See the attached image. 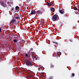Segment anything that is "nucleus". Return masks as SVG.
Masks as SVG:
<instances>
[{"label":"nucleus","instance_id":"obj_1","mask_svg":"<svg viewBox=\"0 0 79 79\" xmlns=\"http://www.w3.org/2000/svg\"><path fill=\"white\" fill-rule=\"evenodd\" d=\"M26 65L28 67H32L33 66L32 61L31 60L28 59L26 61Z\"/></svg>","mask_w":79,"mask_h":79},{"label":"nucleus","instance_id":"obj_2","mask_svg":"<svg viewBox=\"0 0 79 79\" xmlns=\"http://www.w3.org/2000/svg\"><path fill=\"white\" fill-rule=\"evenodd\" d=\"M59 19V17L57 15H53L52 18V20L53 21H58Z\"/></svg>","mask_w":79,"mask_h":79},{"label":"nucleus","instance_id":"obj_3","mask_svg":"<svg viewBox=\"0 0 79 79\" xmlns=\"http://www.w3.org/2000/svg\"><path fill=\"white\" fill-rule=\"evenodd\" d=\"M36 13L38 15H42L43 12L40 10H38L36 11Z\"/></svg>","mask_w":79,"mask_h":79},{"label":"nucleus","instance_id":"obj_4","mask_svg":"<svg viewBox=\"0 0 79 79\" xmlns=\"http://www.w3.org/2000/svg\"><path fill=\"white\" fill-rule=\"evenodd\" d=\"M31 15H35L36 14V11L34 10H33L31 11Z\"/></svg>","mask_w":79,"mask_h":79},{"label":"nucleus","instance_id":"obj_5","mask_svg":"<svg viewBox=\"0 0 79 79\" xmlns=\"http://www.w3.org/2000/svg\"><path fill=\"white\" fill-rule=\"evenodd\" d=\"M60 13L62 14V15H63L64 14V11L63 9H61L60 10Z\"/></svg>","mask_w":79,"mask_h":79},{"label":"nucleus","instance_id":"obj_6","mask_svg":"<svg viewBox=\"0 0 79 79\" xmlns=\"http://www.w3.org/2000/svg\"><path fill=\"white\" fill-rule=\"evenodd\" d=\"M15 21H16V19H13L12 20H11L10 22V24H13V23H14L15 22Z\"/></svg>","mask_w":79,"mask_h":79},{"label":"nucleus","instance_id":"obj_7","mask_svg":"<svg viewBox=\"0 0 79 79\" xmlns=\"http://www.w3.org/2000/svg\"><path fill=\"white\" fill-rule=\"evenodd\" d=\"M40 23L41 26H42L43 24H44V23H45V21H44V20H42L40 21Z\"/></svg>","mask_w":79,"mask_h":79},{"label":"nucleus","instance_id":"obj_8","mask_svg":"<svg viewBox=\"0 0 79 79\" xmlns=\"http://www.w3.org/2000/svg\"><path fill=\"white\" fill-rule=\"evenodd\" d=\"M50 10L52 12H55V8L53 7H51V8L50 9Z\"/></svg>","mask_w":79,"mask_h":79},{"label":"nucleus","instance_id":"obj_9","mask_svg":"<svg viewBox=\"0 0 79 79\" xmlns=\"http://www.w3.org/2000/svg\"><path fill=\"white\" fill-rule=\"evenodd\" d=\"M1 4L2 6H5V4L3 1H1Z\"/></svg>","mask_w":79,"mask_h":79},{"label":"nucleus","instance_id":"obj_10","mask_svg":"<svg viewBox=\"0 0 79 79\" xmlns=\"http://www.w3.org/2000/svg\"><path fill=\"white\" fill-rule=\"evenodd\" d=\"M41 10H42V12L43 13H44V12H45V9L43 8H41Z\"/></svg>","mask_w":79,"mask_h":79},{"label":"nucleus","instance_id":"obj_11","mask_svg":"<svg viewBox=\"0 0 79 79\" xmlns=\"http://www.w3.org/2000/svg\"><path fill=\"white\" fill-rule=\"evenodd\" d=\"M13 42L14 43H17V42H18V41H17V40H16V39H15L13 40Z\"/></svg>","mask_w":79,"mask_h":79},{"label":"nucleus","instance_id":"obj_12","mask_svg":"<svg viewBox=\"0 0 79 79\" xmlns=\"http://www.w3.org/2000/svg\"><path fill=\"white\" fill-rule=\"evenodd\" d=\"M47 5H48V6H52L51 5V3L50 2H48L47 3Z\"/></svg>","mask_w":79,"mask_h":79},{"label":"nucleus","instance_id":"obj_13","mask_svg":"<svg viewBox=\"0 0 79 79\" xmlns=\"http://www.w3.org/2000/svg\"><path fill=\"white\" fill-rule=\"evenodd\" d=\"M73 9L74 10H77V7H76V6H74Z\"/></svg>","mask_w":79,"mask_h":79},{"label":"nucleus","instance_id":"obj_14","mask_svg":"<svg viewBox=\"0 0 79 79\" xmlns=\"http://www.w3.org/2000/svg\"><path fill=\"white\" fill-rule=\"evenodd\" d=\"M19 8V7L18 6H16L15 7L16 10H18Z\"/></svg>","mask_w":79,"mask_h":79},{"label":"nucleus","instance_id":"obj_15","mask_svg":"<svg viewBox=\"0 0 79 79\" xmlns=\"http://www.w3.org/2000/svg\"><path fill=\"white\" fill-rule=\"evenodd\" d=\"M58 53V52H57L56 54H55L54 55V57H56V56H57V55Z\"/></svg>","mask_w":79,"mask_h":79},{"label":"nucleus","instance_id":"obj_16","mask_svg":"<svg viewBox=\"0 0 79 79\" xmlns=\"http://www.w3.org/2000/svg\"><path fill=\"white\" fill-rule=\"evenodd\" d=\"M50 67L51 68H54V65L53 64H51V65Z\"/></svg>","mask_w":79,"mask_h":79},{"label":"nucleus","instance_id":"obj_17","mask_svg":"<svg viewBox=\"0 0 79 79\" xmlns=\"http://www.w3.org/2000/svg\"><path fill=\"white\" fill-rule=\"evenodd\" d=\"M0 54L1 55H3L4 56H5L4 55V54H3V52H0Z\"/></svg>","mask_w":79,"mask_h":79},{"label":"nucleus","instance_id":"obj_18","mask_svg":"<svg viewBox=\"0 0 79 79\" xmlns=\"http://www.w3.org/2000/svg\"><path fill=\"white\" fill-rule=\"evenodd\" d=\"M18 23H19V22L18 21H16L15 22V24H18Z\"/></svg>","mask_w":79,"mask_h":79},{"label":"nucleus","instance_id":"obj_19","mask_svg":"<svg viewBox=\"0 0 79 79\" xmlns=\"http://www.w3.org/2000/svg\"><path fill=\"white\" fill-rule=\"evenodd\" d=\"M72 76H73V77H74V76H75V74H74V73H72Z\"/></svg>","mask_w":79,"mask_h":79},{"label":"nucleus","instance_id":"obj_20","mask_svg":"<svg viewBox=\"0 0 79 79\" xmlns=\"http://www.w3.org/2000/svg\"><path fill=\"white\" fill-rule=\"evenodd\" d=\"M48 79H53V77H49Z\"/></svg>","mask_w":79,"mask_h":79},{"label":"nucleus","instance_id":"obj_21","mask_svg":"<svg viewBox=\"0 0 79 79\" xmlns=\"http://www.w3.org/2000/svg\"><path fill=\"white\" fill-rule=\"evenodd\" d=\"M16 19H19V16L17 17H16Z\"/></svg>","mask_w":79,"mask_h":79},{"label":"nucleus","instance_id":"obj_22","mask_svg":"<svg viewBox=\"0 0 79 79\" xmlns=\"http://www.w3.org/2000/svg\"><path fill=\"white\" fill-rule=\"evenodd\" d=\"M13 10H14V8H12L11 9V10L12 11H13Z\"/></svg>","mask_w":79,"mask_h":79},{"label":"nucleus","instance_id":"obj_23","mask_svg":"<svg viewBox=\"0 0 79 79\" xmlns=\"http://www.w3.org/2000/svg\"><path fill=\"white\" fill-rule=\"evenodd\" d=\"M52 42L53 43H54V44H57V43H56V42Z\"/></svg>","mask_w":79,"mask_h":79},{"label":"nucleus","instance_id":"obj_24","mask_svg":"<svg viewBox=\"0 0 79 79\" xmlns=\"http://www.w3.org/2000/svg\"><path fill=\"white\" fill-rule=\"evenodd\" d=\"M19 36L17 37V40H18L19 39Z\"/></svg>","mask_w":79,"mask_h":79},{"label":"nucleus","instance_id":"obj_25","mask_svg":"<svg viewBox=\"0 0 79 79\" xmlns=\"http://www.w3.org/2000/svg\"><path fill=\"white\" fill-rule=\"evenodd\" d=\"M2 32V29L0 28V32Z\"/></svg>","mask_w":79,"mask_h":79},{"label":"nucleus","instance_id":"obj_26","mask_svg":"<svg viewBox=\"0 0 79 79\" xmlns=\"http://www.w3.org/2000/svg\"><path fill=\"white\" fill-rule=\"evenodd\" d=\"M26 56H28V55L27 54L25 55Z\"/></svg>","mask_w":79,"mask_h":79},{"label":"nucleus","instance_id":"obj_27","mask_svg":"<svg viewBox=\"0 0 79 79\" xmlns=\"http://www.w3.org/2000/svg\"><path fill=\"white\" fill-rule=\"evenodd\" d=\"M78 12H77V14H78V15H79V9H78Z\"/></svg>","mask_w":79,"mask_h":79},{"label":"nucleus","instance_id":"obj_28","mask_svg":"<svg viewBox=\"0 0 79 79\" xmlns=\"http://www.w3.org/2000/svg\"><path fill=\"white\" fill-rule=\"evenodd\" d=\"M51 5H52V6H53L54 5L53 3H52Z\"/></svg>","mask_w":79,"mask_h":79},{"label":"nucleus","instance_id":"obj_29","mask_svg":"<svg viewBox=\"0 0 79 79\" xmlns=\"http://www.w3.org/2000/svg\"><path fill=\"white\" fill-rule=\"evenodd\" d=\"M7 4H10V2H7Z\"/></svg>","mask_w":79,"mask_h":79},{"label":"nucleus","instance_id":"obj_30","mask_svg":"<svg viewBox=\"0 0 79 79\" xmlns=\"http://www.w3.org/2000/svg\"><path fill=\"white\" fill-rule=\"evenodd\" d=\"M38 70H40V68H39L38 69Z\"/></svg>","mask_w":79,"mask_h":79},{"label":"nucleus","instance_id":"obj_31","mask_svg":"<svg viewBox=\"0 0 79 79\" xmlns=\"http://www.w3.org/2000/svg\"><path fill=\"white\" fill-rule=\"evenodd\" d=\"M61 53L60 52V56L61 55Z\"/></svg>","mask_w":79,"mask_h":79},{"label":"nucleus","instance_id":"obj_32","mask_svg":"<svg viewBox=\"0 0 79 79\" xmlns=\"http://www.w3.org/2000/svg\"><path fill=\"white\" fill-rule=\"evenodd\" d=\"M58 56H59V57H60V54H58Z\"/></svg>","mask_w":79,"mask_h":79},{"label":"nucleus","instance_id":"obj_33","mask_svg":"<svg viewBox=\"0 0 79 79\" xmlns=\"http://www.w3.org/2000/svg\"><path fill=\"white\" fill-rule=\"evenodd\" d=\"M23 41L24 42H25V40H23Z\"/></svg>","mask_w":79,"mask_h":79},{"label":"nucleus","instance_id":"obj_34","mask_svg":"<svg viewBox=\"0 0 79 79\" xmlns=\"http://www.w3.org/2000/svg\"><path fill=\"white\" fill-rule=\"evenodd\" d=\"M0 58H2V57L0 56Z\"/></svg>","mask_w":79,"mask_h":79},{"label":"nucleus","instance_id":"obj_35","mask_svg":"<svg viewBox=\"0 0 79 79\" xmlns=\"http://www.w3.org/2000/svg\"><path fill=\"white\" fill-rule=\"evenodd\" d=\"M58 8H60V7H58Z\"/></svg>","mask_w":79,"mask_h":79},{"label":"nucleus","instance_id":"obj_36","mask_svg":"<svg viewBox=\"0 0 79 79\" xmlns=\"http://www.w3.org/2000/svg\"><path fill=\"white\" fill-rule=\"evenodd\" d=\"M58 58V57L57 56V58Z\"/></svg>","mask_w":79,"mask_h":79},{"label":"nucleus","instance_id":"obj_37","mask_svg":"<svg viewBox=\"0 0 79 79\" xmlns=\"http://www.w3.org/2000/svg\"><path fill=\"white\" fill-rule=\"evenodd\" d=\"M32 76L31 75H30V77H31Z\"/></svg>","mask_w":79,"mask_h":79},{"label":"nucleus","instance_id":"obj_38","mask_svg":"<svg viewBox=\"0 0 79 79\" xmlns=\"http://www.w3.org/2000/svg\"><path fill=\"white\" fill-rule=\"evenodd\" d=\"M59 11H60V10H59Z\"/></svg>","mask_w":79,"mask_h":79}]
</instances>
